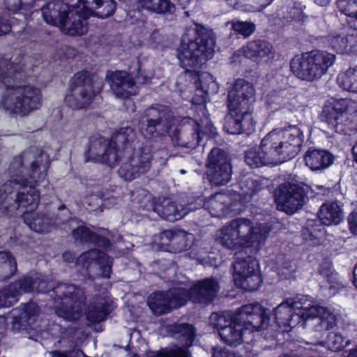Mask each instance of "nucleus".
<instances>
[{
  "mask_svg": "<svg viewBox=\"0 0 357 357\" xmlns=\"http://www.w3.org/2000/svg\"><path fill=\"white\" fill-rule=\"evenodd\" d=\"M102 82L94 80L93 75L86 70L74 74L70 80L66 104L73 109H86L102 91Z\"/></svg>",
  "mask_w": 357,
  "mask_h": 357,
  "instance_id": "obj_11",
  "label": "nucleus"
},
{
  "mask_svg": "<svg viewBox=\"0 0 357 357\" xmlns=\"http://www.w3.org/2000/svg\"><path fill=\"white\" fill-rule=\"evenodd\" d=\"M19 179H13L6 182L0 187V207L3 208L6 211H8L9 206L8 204L9 199H13L12 195L14 193V188L13 184H19Z\"/></svg>",
  "mask_w": 357,
  "mask_h": 357,
  "instance_id": "obj_45",
  "label": "nucleus"
},
{
  "mask_svg": "<svg viewBox=\"0 0 357 357\" xmlns=\"http://www.w3.org/2000/svg\"><path fill=\"white\" fill-rule=\"evenodd\" d=\"M40 162L38 160H33L31 162L30 165V174L28 177H20V178H26L31 180L33 178L34 180H38V176L39 174L41 173V172H39L40 170ZM42 173H45L47 175L46 172H42Z\"/></svg>",
  "mask_w": 357,
  "mask_h": 357,
  "instance_id": "obj_59",
  "label": "nucleus"
},
{
  "mask_svg": "<svg viewBox=\"0 0 357 357\" xmlns=\"http://www.w3.org/2000/svg\"><path fill=\"white\" fill-rule=\"evenodd\" d=\"M322 122L336 132L351 135L357 132V102L348 98L326 100L320 114Z\"/></svg>",
  "mask_w": 357,
  "mask_h": 357,
  "instance_id": "obj_8",
  "label": "nucleus"
},
{
  "mask_svg": "<svg viewBox=\"0 0 357 357\" xmlns=\"http://www.w3.org/2000/svg\"><path fill=\"white\" fill-rule=\"evenodd\" d=\"M324 279L329 284L330 289L339 290L342 287L341 282L339 280L338 273L335 271L326 278H324Z\"/></svg>",
  "mask_w": 357,
  "mask_h": 357,
  "instance_id": "obj_58",
  "label": "nucleus"
},
{
  "mask_svg": "<svg viewBox=\"0 0 357 357\" xmlns=\"http://www.w3.org/2000/svg\"><path fill=\"white\" fill-rule=\"evenodd\" d=\"M56 357H85V354L80 349H72L65 351H58Z\"/></svg>",
  "mask_w": 357,
  "mask_h": 357,
  "instance_id": "obj_61",
  "label": "nucleus"
},
{
  "mask_svg": "<svg viewBox=\"0 0 357 357\" xmlns=\"http://www.w3.org/2000/svg\"><path fill=\"white\" fill-rule=\"evenodd\" d=\"M24 222L29 227L39 234L48 233L54 225L53 218L49 213L41 211H23Z\"/></svg>",
  "mask_w": 357,
  "mask_h": 357,
  "instance_id": "obj_26",
  "label": "nucleus"
},
{
  "mask_svg": "<svg viewBox=\"0 0 357 357\" xmlns=\"http://www.w3.org/2000/svg\"><path fill=\"white\" fill-rule=\"evenodd\" d=\"M336 56L326 51L313 50L295 55L289 62L290 70L300 80H319L333 65Z\"/></svg>",
  "mask_w": 357,
  "mask_h": 357,
  "instance_id": "obj_9",
  "label": "nucleus"
},
{
  "mask_svg": "<svg viewBox=\"0 0 357 357\" xmlns=\"http://www.w3.org/2000/svg\"><path fill=\"white\" fill-rule=\"evenodd\" d=\"M303 307L294 308V302L284 301L273 310V317L278 329L283 333L289 332L301 320L299 310Z\"/></svg>",
  "mask_w": 357,
  "mask_h": 357,
  "instance_id": "obj_21",
  "label": "nucleus"
},
{
  "mask_svg": "<svg viewBox=\"0 0 357 357\" xmlns=\"http://www.w3.org/2000/svg\"><path fill=\"white\" fill-rule=\"evenodd\" d=\"M214 319V326L222 342L236 347L243 342V335L267 328L271 314L261 304L255 303L244 305L235 312L226 310L216 313Z\"/></svg>",
  "mask_w": 357,
  "mask_h": 357,
  "instance_id": "obj_3",
  "label": "nucleus"
},
{
  "mask_svg": "<svg viewBox=\"0 0 357 357\" xmlns=\"http://www.w3.org/2000/svg\"><path fill=\"white\" fill-rule=\"evenodd\" d=\"M153 210L162 219L170 222L180 220L188 213L185 207L169 199H164L161 203L155 204Z\"/></svg>",
  "mask_w": 357,
  "mask_h": 357,
  "instance_id": "obj_31",
  "label": "nucleus"
},
{
  "mask_svg": "<svg viewBox=\"0 0 357 357\" xmlns=\"http://www.w3.org/2000/svg\"><path fill=\"white\" fill-rule=\"evenodd\" d=\"M142 7L157 14H172L176 10L171 0H138Z\"/></svg>",
  "mask_w": 357,
  "mask_h": 357,
  "instance_id": "obj_38",
  "label": "nucleus"
},
{
  "mask_svg": "<svg viewBox=\"0 0 357 357\" xmlns=\"http://www.w3.org/2000/svg\"><path fill=\"white\" fill-rule=\"evenodd\" d=\"M18 314L13 317V327L16 325L19 328L31 326L35 318L40 314V307L36 302L30 300L27 303H21L17 309Z\"/></svg>",
  "mask_w": 357,
  "mask_h": 357,
  "instance_id": "obj_30",
  "label": "nucleus"
},
{
  "mask_svg": "<svg viewBox=\"0 0 357 357\" xmlns=\"http://www.w3.org/2000/svg\"><path fill=\"white\" fill-rule=\"evenodd\" d=\"M222 246L233 250L258 245L263 239L259 228L248 218H238L232 220L220 230L219 237Z\"/></svg>",
  "mask_w": 357,
  "mask_h": 357,
  "instance_id": "obj_10",
  "label": "nucleus"
},
{
  "mask_svg": "<svg viewBox=\"0 0 357 357\" xmlns=\"http://www.w3.org/2000/svg\"><path fill=\"white\" fill-rule=\"evenodd\" d=\"M240 187L245 196L252 197L264 188V185L260 177L248 176L240 183Z\"/></svg>",
  "mask_w": 357,
  "mask_h": 357,
  "instance_id": "obj_43",
  "label": "nucleus"
},
{
  "mask_svg": "<svg viewBox=\"0 0 357 357\" xmlns=\"http://www.w3.org/2000/svg\"><path fill=\"white\" fill-rule=\"evenodd\" d=\"M153 159L152 143L146 142L138 146L137 151L132 152L129 162L120 166L118 174L125 181H131L150 170Z\"/></svg>",
  "mask_w": 357,
  "mask_h": 357,
  "instance_id": "obj_13",
  "label": "nucleus"
},
{
  "mask_svg": "<svg viewBox=\"0 0 357 357\" xmlns=\"http://www.w3.org/2000/svg\"><path fill=\"white\" fill-rule=\"evenodd\" d=\"M93 232L94 231L89 229L87 227L82 225L74 229L72 231V234L76 240L90 243Z\"/></svg>",
  "mask_w": 357,
  "mask_h": 357,
  "instance_id": "obj_54",
  "label": "nucleus"
},
{
  "mask_svg": "<svg viewBox=\"0 0 357 357\" xmlns=\"http://www.w3.org/2000/svg\"><path fill=\"white\" fill-rule=\"evenodd\" d=\"M306 195L307 192L303 186L285 181L275 189L274 197L278 208L291 215L303 207Z\"/></svg>",
  "mask_w": 357,
  "mask_h": 357,
  "instance_id": "obj_15",
  "label": "nucleus"
},
{
  "mask_svg": "<svg viewBox=\"0 0 357 357\" xmlns=\"http://www.w3.org/2000/svg\"><path fill=\"white\" fill-rule=\"evenodd\" d=\"M289 13L292 20L296 22H304L307 18V15L304 13L300 3H295L293 7L291 8Z\"/></svg>",
  "mask_w": 357,
  "mask_h": 357,
  "instance_id": "obj_56",
  "label": "nucleus"
},
{
  "mask_svg": "<svg viewBox=\"0 0 357 357\" xmlns=\"http://www.w3.org/2000/svg\"><path fill=\"white\" fill-rule=\"evenodd\" d=\"M102 4L94 12L93 15L100 19H105L114 14L116 3L114 0H101Z\"/></svg>",
  "mask_w": 357,
  "mask_h": 357,
  "instance_id": "obj_49",
  "label": "nucleus"
},
{
  "mask_svg": "<svg viewBox=\"0 0 357 357\" xmlns=\"http://www.w3.org/2000/svg\"><path fill=\"white\" fill-rule=\"evenodd\" d=\"M113 310L112 303L108 301H94L85 308L84 314L90 324H97L105 321Z\"/></svg>",
  "mask_w": 357,
  "mask_h": 357,
  "instance_id": "obj_32",
  "label": "nucleus"
},
{
  "mask_svg": "<svg viewBox=\"0 0 357 357\" xmlns=\"http://www.w3.org/2000/svg\"><path fill=\"white\" fill-rule=\"evenodd\" d=\"M35 291L40 294L52 292V296L58 305L55 313L68 321H76L83 315L86 304V296L84 289L71 284L59 283L56 287L52 282L41 278L37 274Z\"/></svg>",
  "mask_w": 357,
  "mask_h": 357,
  "instance_id": "obj_5",
  "label": "nucleus"
},
{
  "mask_svg": "<svg viewBox=\"0 0 357 357\" xmlns=\"http://www.w3.org/2000/svg\"><path fill=\"white\" fill-rule=\"evenodd\" d=\"M319 220H309L302 229L303 238L306 241H310L313 244H318L323 237L324 227Z\"/></svg>",
  "mask_w": 357,
  "mask_h": 357,
  "instance_id": "obj_42",
  "label": "nucleus"
},
{
  "mask_svg": "<svg viewBox=\"0 0 357 357\" xmlns=\"http://www.w3.org/2000/svg\"><path fill=\"white\" fill-rule=\"evenodd\" d=\"M186 251L185 255L191 259L196 260L198 264L205 265L210 261L208 252L197 243H193Z\"/></svg>",
  "mask_w": 357,
  "mask_h": 357,
  "instance_id": "obj_47",
  "label": "nucleus"
},
{
  "mask_svg": "<svg viewBox=\"0 0 357 357\" xmlns=\"http://www.w3.org/2000/svg\"><path fill=\"white\" fill-rule=\"evenodd\" d=\"M334 271L335 269L333 268L332 264L327 262L323 263L319 269V274L322 275L324 278H326Z\"/></svg>",
  "mask_w": 357,
  "mask_h": 357,
  "instance_id": "obj_63",
  "label": "nucleus"
},
{
  "mask_svg": "<svg viewBox=\"0 0 357 357\" xmlns=\"http://www.w3.org/2000/svg\"><path fill=\"white\" fill-rule=\"evenodd\" d=\"M206 167L207 176L211 184L224 185L231 179V160L225 150L218 147L213 148L208 155Z\"/></svg>",
  "mask_w": 357,
  "mask_h": 357,
  "instance_id": "obj_16",
  "label": "nucleus"
},
{
  "mask_svg": "<svg viewBox=\"0 0 357 357\" xmlns=\"http://www.w3.org/2000/svg\"><path fill=\"white\" fill-rule=\"evenodd\" d=\"M146 119L139 123V132L146 139L139 146L146 142H151L153 149V141L167 135L178 142L181 139V130L182 126L176 123V119L168 108L159 109L151 107L145 111Z\"/></svg>",
  "mask_w": 357,
  "mask_h": 357,
  "instance_id": "obj_7",
  "label": "nucleus"
},
{
  "mask_svg": "<svg viewBox=\"0 0 357 357\" xmlns=\"http://www.w3.org/2000/svg\"><path fill=\"white\" fill-rule=\"evenodd\" d=\"M191 354L188 348L176 347L165 349V357H190Z\"/></svg>",
  "mask_w": 357,
  "mask_h": 357,
  "instance_id": "obj_57",
  "label": "nucleus"
},
{
  "mask_svg": "<svg viewBox=\"0 0 357 357\" xmlns=\"http://www.w3.org/2000/svg\"><path fill=\"white\" fill-rule=\"evenodd\" d=\"M255 94V90L251 84L243 79H237L228 91V110L252 114Z\"/></svg>",
  "mask_w": 357,
  "mask_h": 357,
  "instance_id": "obj_17",
  "label": "nucleus"
},
{
  "mask_svg": "<svg viewBox=\"0 0 357 357\" xmlns=\"http://www.w3.org/2000/svg\"><path fill=\"white\" fill-rule=\"evenodd\" d=\"M215 44L213 33L202 24L196 25L193 38H188L187 43L185 38L181 40L178 50L181 66L186 72H195L197 77L195 82V95L192 98L193 105L205 107L208 95L218 91V84L211 74L195 70L212 59Z\"/></svg>",
  "mask_w": 357,
  "mask_h": 357,
  "instance_id": "obj_1",
  "label": "nucleus"
},
{
  "mask_svg": "<svg viewBox=\"0 0 357 357\" xmlns=\"http://www.w3.org/2000/svg\"><path fill=\"white\" fill-rule=\"evenodd\" d=\"M190 289L194 303L209 304L217 296L220 284L215 278H206L197 281Z\"/></svg>",
  "mask_w": 357,
  "mask_h": 357,
  "instance_id": "obj_24",
  "label": "nucleus"
},
{
  "mask_svg": "<svg viewBox=\"0 0 357 357\" xmlns=\"http://www.w3.org/2000/svg\"><path fill=\"white\" fill-rule=\"evenodd\" d=\"M46 178L45 173L39 174L38 180H31L26 178H20L19 185H21V190L16 194L15 203L17 205V209H22L23 211H34L36 210L40 199V191L36 189Z\"/></svg>",
  "mask_w": 357,
  "mask_h": 357,
  "instance_id": "obj_18",
  "label": "nucleus"
},
{
  "mask_svg": "<svg viewBox=\"0 0 357 357\" xmlns=\"http://www.w3.org/2000/svg\"><path fill=\"white\" fill-rule=\"evenodd\" d=\"M304 135L297 126L273 130L244 153L245 162L252 169L278 165L295 158L300 152Z\"/></svg>",
  "mask_w": 357,
  "mask_h": 357,
  "instance_id": "obj_2",
  "label": "nucleus"
},
{
  "mask_svg": "<svg viewBox=\"0 0 357 357\" xmlns=\"http://www.w3.org/2000/svg\"><path fill=\"white\" fill-rule=\"evenodd\" d=\"M76 264L85 268L87 272L89 271L92 265L98 266L101 277L109 278L112 273L113 258L105 252L93 248L82 252L77 257Z\"/></svg>",
  "mask_w": 357,
  "mask_h": 357,
  "instance_id": "obj_20",
  "label": "nucleus"
},
{
  "mask_svg": "<svg viewBox=\"0 0 357 357\" xmlns=\"http://www.w3.org/2000/svg\"><path fill=\"white\" fill-rule=\"evenodd\" d=\"M307 167L312 172H322L335 161V155L328 149L309 147L304 155Z\"/></svg>",
  "mask_w": 357,
  "mask_h": 357,
  "instance_id": "obj_25",
  "label": "nucleus"
},
{
  "mask_svg": "<svg viewBox=\"0 0 357 357\" xmlns=\"http://www.w3.org/2000/svg\"><path fill=\"white\" fill-rule=\"evenodd\" d=\"M224 130L231 135L245 134L249 136L255 131L252 114L229 110L224 123Z\"/></svg>",
  "mask_w": 357,
  "mask_h": 357,
  "instance_id": "obj_22",
  "label": "nucleus"
},
{
  "mask_svg": "<svg viewBox=\"0 0 357 357\" xmlns=\"http://www.w3.org/2000/svg\"><path fill=\"white\" fill-rule=\"evenodd\" d=\"M101 0H77L74 5L49 2L41 8L45 22L59 26L71 36H82L86 32L83 21L93 15Z\"/></svg>",
  "mask_w": 357,
  "mask_h": 357,
  "instance_id": "obj_4",
  "label": "nucleus"
},
{
  "mask_svg": "<svg viewBox=\"0 0 357 357\" xmlns=\"http://www.w3.org/2000/svg\"><path fill=\"white\" fill-rule=\"evenodd\" d=\"M317 215L319 222L325 226L339 225L344 219L342 206L337 202H326L322 204Z\"/></svg>",
  "mask_w": 357,
  "mask_h": 357,
  "instance_id": "obj_29",
  "label": "nucleus"
},
{
  "mask_svg": "<svg viewBox=\"0 0 357 357\" xmlns=\"http://www.w3.org/2000/svg\"><path fill=\"white\" fill-rule=\"evenodd\" d=\"M232 29L244 37H248L255 32L256 26L252 22L238 21L232 24Z\"/></svg>",
  "mask_w": 357,
  "mask_h": 357,
  "instance_id": "obj_52",
  "label": "nucleus"
},
{
  "mask_svg": "<svg viewBox=\"0 0 357 357\" xmlns=\"http://www.w3.org/2000/svg\"><path fill=\"white\" fill-rule=\"evenodd\" d=\"M0 268L2 271H9L8 274L3 276V279H9L16 273V259L10 252H0Z\"/></svg>",
  "mask_w": 357,
  "mask_h": 357,
  "instance_id": "obj_44",
  "label": "nucleus"
},
{
  "mask_svg": "<svg viewBox=\"0 0 357 357\" xmlns=\"http://www.w3.org/2000/svg\"><path fill=\"white\" fill-rule=\"evenodd\" d=\"M147 303L149 308L159 315L167 314L172 310L167 291L152 293L149 296Z\"/></svg>",
  "mask_w": 357,
  "mask_h": 357,
  "instance_id": "obj_35",
  "label": "nucleus"
},
{
  "mask_svg": "<svg viewBox=\"0 0 357 357\" xmlns=\"http://www.w3.org/2000/svg\"><path fill=\"white\" fill-rule=\"evenodd\" d=\"M172 310L185 305L190 300L192 301L191 289L183 287H174L167 291Z\"/></svg>",
  "mask_w": 357,
  "mask_h": 357,
  "instance_id": "obj_39",
  "label": "nucleus"
},
{
  "mask_svg": "<svg viewBox=\"0 0 357 357\" xmlns=\"http://www.w3.org/2000/svg\"><path fill=\"white\" fill-rule=\"evenodd\" d=\"M135 132L130 127L121 128L116 132H114L109 139H113L115 142L117 151L119 146L121 145L123 149L128 148L133 149V151H137L135 147Z\"/></svg>",
  "mask_w": 357,
  "mask_h": 357,
  "instance_id": "obj_37",
  "label": "nucleus"
},
{
  "mask_svg": "<svg viewBox=\"0 0 357 357\" xmlns=\"http://www.w3.org/2000/svg\"><path fill=\"white\" fill-rule=\"evenodd\" d=\"M349 340H346L340 333L331 332L327 335V343L335 351H340L350 344Z\"/></svg>",
  "mask_w": 357,
  "mask_h": 357,
  "instance_id": "obj_48",
  "label": "nucleus"
},
{
  "mask_svg": "<svg viewBox=\"0 0 357 357\" xmlns=\"http://www.w3.org/2000/svg\"><path fill=\"white\" fill-rule=\"evenodd\" d=\"M35 6V1L31 0L29 2H23L22 0H8L7 8L8 10L16 13L20 10L31 13Z\"/></svg>",
  "mask_w": 357,
  "mask_h": 357,
  "instance_id": "obj_51",
  "label": "nucleus"
},
{
  "mask_svg": "<svg viewBox=\"0 0 357 357\" xmlns=\"http://www.w3.org/2000/svg\"><path fill=\"white\" fill-rule=\"evenodd\" d=\"M22 68L14 71L13 80L3 79L5 91L0 100V107L10 114L25 116L42 106V93L31 84H22L18 79L23 75Z\"/></svg>",
  "mask_w": 357,
  "mask_h": 357,
  "instance_id": "obj_6",
  "label": "nucleus"
},
{
  "mask_svg": "<svg viewBox=\"0 0 357 357\" xmlns=\"http://www.w3.org/2000/svg\"><path fill=\"white\" fill-rule=\"evenodd\" d=\"M227 217H234L244 211L245 205L241 200L231 199L229 197V201L227 204Z\"/></svg>",
  "mask_w": 357,
  "mask_h": 357,
  "instance_id": "obj_53",
  "label": "nucleus"
},
{
  "mask_svg": "<svg viewBox=\"0 0 357 357\" xmlns=\"http://www.w3.org/2000/svg\"><path fill=\"white\" fill-rule=\"evenodd\" d=\"M110 87L114 94L122 99H128L132 93L130 89L135 86L132 76L126 71L117 70L111 74L109 78Z\"/></svg>",
  "mask_w": 357,
  "mask_h": 357,
  "instance_id": "obj_27",
  "label": "nucleus"
},
{
  "mask_svg": "<svg viewBox=\"0 0 357 357\" xmlns=\"http://www.w3.org/2000/svg\"><path fill=\"white\" fill-rule=\"evenodd\" d=\"M85 162L112 166L118 160L117 149L115 142L100 134L89 137V142L84 151Z\"/></svg>",
  "mask_w": 357,
  "mask_h": 357,
  "instance_id": "obj_14",
  "label": "nucleus"
},
{
  "mask_svg": "<svg viewBox=\"0 0 357 357\" xmlns=\"http://www.w3.org/2000/svg\"><path fill=\"white\" fill-rule=\"evenodd\" d=\"M229 201V196L222 192L212 195L204 205L212 217H227V204Z\"/></svg>",
  "mask_w": 357,
  "mask_h": 357,
  "instance_id": "obj_34",
  "label": "nucleus"
},
{
  "mask_svg": "<svg viewBox=\"0 0 357 357\" xmlns=\"http://www.w3.org/2000/svg\"><path fill=\"white\" fill-rule=\"evenodd\" d=\"M12 29L9 20L3 17H0V36H3L8 33Z\"/></svg>",
  "mask_w": 357,
  "mask_h": 357,
  "instance_id": "obj_62",
  "label": "nucleus"
},
{
  "mask_svg": "<svg viewBox=\"0 0 357 357\" xmlns=\"http://www.w3.org/2000/svg\"><path fill=\"white\" fill-rule=\"evenodd\" d=\"M161 333L177 340L181 347L190 348L196 337L195 327L188 323H166L160 327Z\"/></svg>",
  "mask_w": 357,
  "mask_h": 357,
  "instance_id": "obj_23",
  "label": "nucleus"
},
{
  "mask_svg": "<svg viewBox=\"0 0 357 357\" xmlns=\"http://www.w3.org/2000/svg\"><path fill=\"white\" fill-rule=\"evenodd\" d=\"M234 266L235 286L244 291H257L261 285V277L259 261L252 256L237 260Z\"/></svg>",
  "mask_w": 357,
  "mask_h": 357,
  "instance_id": "obj_12",
  "label": "nucleus"
},
{
  "mask_svg": "<svg viewBox=\"0 0 357 357\" xmlns=\"http://www.w3.org/2000/svg\"><path fill=\"white\" fill-rule=\"evenodd\" d=\"M347 222L351 233L357 235V208L348 215Z\"/></svg>",
  "mask_w": 357,
  "mask_h": 357,
  "instance_id": "obj_60",
  "label": "nucleus"
},
{
  "mask_svg": "<svg viewBox=\"0 0 357 357\" xmlns=\"http://www.w3.org/2000/svg\"><path fill=\"white\" fill-rule=\"evenodd\" d=\"M9 283L0 289V308L9 307L14 305L20 300Z\"/></svg>",
  "mask_w": 357,
  "mask_h": 357,
  "instance_id": "obj_46",
  "label": "nucleus"
},
{
  "mask_svg": "<svg viewBox=\"0 0 357 357\" xmlns=\"http://www.w3.org/2000/svg\"><path fill=\"white\" fill-rule=\"evenodd\" d=\"M62 258L63 261L68 262V263H73L75 262L76 264V259L77 257L76 256V254L73 252H71L70 250H66L63 252L62 255Z\"/></svg>",
  "mask_w": 357,
  "mask_h": 357,
  "instance_id": "obj_64",
  "label": "nucleus"
},
{
  "mask_svg": "<svg viewBox=\"0 0 357 357\" xmlns=\"http://www.w3.org/2000/svg\"><path fill=\"white\" fill-rule=\"evenodd\" d=\"M90 243L105 250H108L112 245L111 241L107 237L102 236L96 232H93Z\"/></svg>",
  "mask_w": 357,
  "mask_h": 357,
  "instance_id": "obj_55",
  "label": "nucleus"
},
{
  "mask_svg": "<svg viewBox=\"0 0 357 357\" xmlns=\"http://www.w3.org/2000/svg\"><path fill=\"white\" fill-rule=\"evenodd\" d=\"M299 313L303 321L319 317L321 327L327 331L337 325L336 316L326 307L312 306L307 309L300 310Z\"/></svg>",
  "mask_w": 357,
  "mask_h": 357,
  "instance_id": "obj_28",
  "label": "nucleus"
},
{
  "mask_svg": "<svg viewBox=\"0 0 357 357\" xmlns=\"http://www.w3.org/2000/svg\"><path fill=\"white\" fill-rule=\"evenodd\" d=\"M337 3L342 13L357 19V0H338Z\"/></svg>",
  "mask_w": 357,
  "mask_h": 357,
  "instance_id": "obj_50",
  "label": "nucleus"
},
{
  "mask_svg": "<svg viewBox=\"0 0 357 357\" xmlns=\"http://www.w3.org/2000/svg\"><path fill=\"white\" fill-rule=\"evenodd\" d=\"M191 138L192 139L187 142L183 146L186 147L198 146L204 142L203 138L206 137L208 139L215 138L218 135L217 128L212 123L211 120L206 121L204 130H202L201 125L197 122L195 121L191 128Z\"/></svg>",
  "mask_w": 357,
  "mask_h": 357,
  "instance_id": "obj_33",
  "label": "nucleus"
},
{
  "mask_svg": "<svg viewBox=\"0 0 357 357\" xmlns=\"http://www.w3.org/2000/svg\"><path fill=\"white\" fill-rule=\"evenodd\" d=\"M36 282L37 273L29 272L10 284L20 298L23 294L33 293Z\"/></svg>",
  "mask_w": 357,
  "mask_h": 357,
  "instance_id": "obj_36",
  "label": "nucleus"
},
{
  "mask_svg": "<svg viewBox=\"0 0 357 357\" xmlns=\"http://www.w3.org/2000/svg\"><path fill=\"white\" fill-rule=\"evenodd\" d=\"M275 50L273 45L265 39H255L248 41L242 47L235 51L233 56H243L253 62L259 63L268 62L274 58Z\"/></svg>",
  "mask_w": 357,
  "mask_h": 357,
  "instance_id": "obj_19",
  "label": "nucleus"
},
{
  "mask_svg": "<svg viewBox=\"0 0 357 357\" xmlns=\"http://www.w3.org/2000/svg\"><path fill=\"white\" fill-rule=\"evenodd\" d=\"M337 83L344 91L357 93V66L339 73Z\"/></svg>",
  "mask_w": 357,
  "mask_h": 357,
  "instance_id": "obj_40",
  "label": "nucleus"
},
{
  "mask_svg": "<svg viewBox=\"0 0 357 357\" xmlns=\"http://www.w3.org/2000/svg\"><path fill=\"white\" fill-rule=\"evenodd\" d=\"M354 40L353 36L336 35L331 38L330 46L337 54H349L354 51Z\"/></svg>",
  "mask_w": 357,
  "mask_h": 357,
  "instance_id": "obj_41",
  "label": "nucleus"
}]
</instances>
